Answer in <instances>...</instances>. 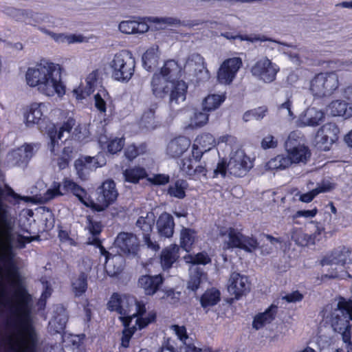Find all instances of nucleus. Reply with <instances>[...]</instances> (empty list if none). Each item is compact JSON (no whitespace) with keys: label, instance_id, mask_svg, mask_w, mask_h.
Masks as SVG:
<instances>
[{"label":"nucleus","instance_id":"1","mask_svg":"<svg viewBox=\"0 0 352 352\" xmlns=\"http://www.w3.org/2000/svg\"><path fill=\"white\" fill-rule=\"evenodd\" d=\"M0 187V314L7 308V342L14 352H34L38 344V335L34 324L31 295L23 284L14 258V248L22 249L27 243L40 236L12 234L14 222L10 206L3 199Z\"/></svg>","mask_w":352,"mask_h":352},{"label":"nucleus","instance_id":"2","mask_svg":"<svg viewBox=\"0 0 352 352\" xmlns=\"http://www.w3.org/2000/svg\"><path fill=\"white\" fill-rule=\"evenodd\" d=\"M25 78L30 86L37 87L41 93L47 96L56 94L61 96L65 93L60 65L47 60L43 59L35 67L29 68Z\"/></svg>","mask_w":352,"mask_h":352},{"label":"nucleus","instance_id":"3","mask_svg":"<svg viewBox=\"0 0 352 352\" xmlns=\"http://www.w3.org/2000/svg\"><path fill=\"white\" fill-rule=\"evenodd\" d=\"M323 312L333 331L341 335L346 352H352V324H350V320H352V300L342 296L336 297L324 307Z\"/></svg>","mask_w":352,"mask_h":352},{"label":"nucleus","instance_id":"4","mask_svg":"<svg viewBox=\"0 0 352 352\" xmlns=\"http://www.w3.org/2000/svg\"><path fill=\"white\" fill-rule=\"evenodd\" d=\"M152 92L158 98L169 96V105L175 109L182 105L186 100L187 85L184 81H169L160 75L154 74L151 82Z\"/></svg>","mask_w":352,"mask_h":352},{"label":"nucleus","instance_id":"5","mask_svg":"<svg viewBox=\"0 0 352 352\" xmlns=\"http://www.w3.org/2000/svg\"><path fill=\"white\" fill-rule=\"evenodd\" d=\"M107 307L109 310L116 311L120 315V319L124 326L131 325L133 319L142 318L146 312L145 305L133 296L118 294L111 296Z\"/></svg>","mask_w":352,"mask_h":352},{"label":"nucleus","instance_id":"6","mask_svg":"<svg viewBox=\"0 0 352 352\" xmlns=\"http://www.w3.org/2000/svg\"><path fill=\"white\" fill-rule=\"evenodd\" d=\"M253 167V162L243 150H237L231 153L229 162H219L216 168L214 169V175L220 174L226 177L227 173L236 177H241L250 171Z\"/></svg>","mask_w":352,"mask_h":352},{"label":"nucleus","instance_id":"7","mask_svg":"<svg viewBox=\"0 0 352 352\" xmlns=\"http://www.w3.org/2000/svg\"><path fill=\"white\" fill-rule=\"evenodd\" d=\"M111 77L121 82H129L135 72V60L131 52L122 50L116 53L109 63Z\"/></svg>","mask_w":352,"mask_h":352},{"label":"nucleus","instance_id":"8","mask_svg":"<svg viewBox=\"0 0 352 352\" xmlns=\"http://www.w3.org/2000/svg\"><path fill=\"white\" fill-rule=\"evenodd\" d=\"M340 86L339 76L335 72L316 74L309 82V90L314 97L331 96Z\"/></svg>","mask_w":352,"mask_h":352},{"label":"nucleus","instance_id":"9","mask_svg":"<svg viewBox=\"0 0 352 352\" xmlns=\"http://www.w3.org/2000/svg\"><path fill=\"white\" fill-rule=\"evenodd\" d=\"M219 236L222 239L224 250L238 248L251 252L258 246L256 239L245 236L232 228H222L219 232Z\"/></svg>","mask_w":352,"mask_h":352},{"label":"nucleus","instance_id":"10","mask_svg":"<svg viewBox=\"0 0 352 352\" xmlns=\"http://www.w3.org/2000/svg\"><path fill=\"white\" fill-rule=\"evenodd\" d=\"M278 71V66L266 56L258 59L250 69L254 77L265 83L274 81Z\"/></svg>","mask_w":352,"mask_h":352},{"label":"nucleus","instance_id":"11","mask_svg":"<svg viewBox=\"0 0 352 352\" xmlns=\"http://www.w3.org/2000/svg\"><path fill=\"white\" fill-rule=\"evenodd\" d=\"M349 251L344 249L342 250H335L331 255L326 256L322 261V264L331 266V272L325 274L326 277L331 278L343 277L342 274H339L338 270L343 272L344 265L346 263L349 258Z\"/></svg>","mask_w":352,"mask_h":352},{"label":"nucleus","instance_id":"12","mask_svg":"<svg viewBox=\"0 0 352 352\" xmlns=\"http://www.w3.org/2000/svg\"><path fill=\"white\" fill-rule=\"evenodd\" d=\"M153 212H148L146 216L140 217L136 221V226L142 231V241L148 249L157 252L160 245L156 241L151 239V234L155 221Z\"/></svg>","mask_w":352,"mask_h":352},{"label":"nucleus","instance_id":"13","mask_svg":"<svg viewBox=\"0 0 352 352\" xmlns=\"http://www.w3.org/2000/svg\"><path fill=\"white\" fill-rule=\"evenodd\" d=\"M242 65V59L239 57H233L225 60L217 72L219 82L225 85L230 84Z\"/></svg>","mask_w":352,"mask_h":352},{"label":"nucleus","instance_id":"14","mask_svg":"<svg viewBox=\"0 0 352 352\" xmlns=\"http://www.w3.org/2000/svg\"><path fill=\"white\" fill-rule=\"evenodd\" d=\"M75 125L76 120L73 118H69L60 126L58 131L55 129L54 124H50L48 126L47 133L50 138L49 146L52 153L56 154V146L58 145V140H62L63 138L67 140Z\"/></svg>","mask_w":352,"mask_h":352},{"label":"nucleus","instance_id":"15","mask_svg":"<svg viewBox=\"0 0 352 352\" xmlns=\"http://www.w3.org/2000/svg\"><path fill=\"white\" fill-rule=\"evenodd\" d=\"M118 195L115 182L113 180L104 182L98 189L97 200L102 206H97L96 210L102 211L116 200Z\"/></svg>","mask_w":352,"mask_h":352},{"label":"nucleus","instance_id":"16","mask_svg":"<svg viewBox=\"0 0 352 352\" xmlns=\"http://www.w3.org/2000/svg\"><path fill=\"white\" fill-rule=\"evenodd\" d=\"M114 244L122 253L133 256L138 254L140 248L138 239L136 235L131 232L119 233Z\"/></svg>","mask_w":352,"mask_h":352},{"label":"nucleus","instance_id":"17","mask_svg":"<svg viewBox=\"0 0 352 352\" xmlns=\"http://www.w3.org/2000/svg\"><path fill=\"white\" fill-rule=\"evenodd\" d=\"M250 283L246 276L234 272L230 274L228 283L229 293L234 295L236 299L246 295L250 291Z\"/></svg>","mask_w":352,"mask_h":352},{"label":"nucleus","instance_id":"18","mask_svg":"<svg viewBox=\"0 0 352 352\" xmlns=\"http://www.w3.org/2000/svg\"><path fill=\"white\" fill-rule=\"evenodd\" d=\"M340 131L335 123H327L324 124L317 132L316 141L317 144H326L324 149L335 142L338 138Z\"/></svg>","mask_w":352,"mask_h":352},{"label":"nucleus","instance_id":"19","mask_svg":"<svg viewBox=\"0 0 352 352\" xmlns=\"http://www.w3.org/2000/svg\"><path fill=\"white\" fill-rule=\"evenodd\" d=\"M47 107L43 102H34L30 104L27 113L25 115L26 125L31 126L34 124L40 125L45 120Z\"/></svg>","mask_w":352,"mask_h":352},{"label":"nucleus","instance_id":"20","mask_svg":"<svg viewBox=\"0 0 352 352\" xmlns=\"http://www.w3.org/2000/svg\"><path fill=\"white\" fill-rule=\"evenodd\" d=\"M184 67L194 72L200 80L209 78L208 71L204 65V58L199 54H190L186 61Z\"/></svg>","mask_w":352,"mask_h":352},{"label":"nucleus","instance_id":"21","mask_svg":"<svg viewBox=\"0 0 352 352\" xmlns=\"http://www.w3.org/2000/svg\"><path fill=\"white\" fill-rule=\"evenodd\" d=\"M155 319V316L146 318H138L135 320V324L129 326H124V329L122 331V336L121 338V346L127 348L129 345L131 338L133 335L134 332L137 329H142L146 327L149 323H151Z\"/></svg>","mask_w":352,"mask_h":352},{"label":"nucleus","instance_id":"22","mask_svg":"<svg viewBox=\"0 0 352 352\" xmlns=\"http://www.w3.org/2000/svg\"><path fill=\"white\" fill-rule=\"evenodd\" d=\"M163 278L160 274L155 276L144 275L138 279V286L143 289L144 294L153 296L163 283Z\"/></svg>","mask_w":352,"mask_h":352},{"label":"nucleus","instance_id":"23","mask_svg":"<svg viewBox=\"0 0 352 352\" xmlns=\"http://www.w3.org/2000/svg\"><path fill=\"white\" fill-rule=\"evenodd\" d=\"M190 146V140L184 137L179 136L171 140L166 146V154L173 158L179 157Z\"/></svg>","mask_w":352,"mask_h":352},{"label":"nucleus","instance_id":"24","mask_svg":"<svg viewBox=\"0 0 352 352\" xmlns=\"http://www.w3.org/2000/svg\"><path fill=\"white\" fill-rule=\"evenodd\" d=\"M33 148L30 144H25L13 150L8 154V160L16 166L26 164L32 157Z\"/></svg>","mask_w":352,"mask_h":352},{"label":"nucleus","instance_id":"25","mask_svg":"<svg viewBox=\"0 0 352 352\" xmlns=\"http://www.w3.org/2000/svg\"><path fill=\"white\" fill-rule=\"evenodd\" d=\"M158 234L160 236L169 238L174 232L173 217L167 212L161 214L156 222Z\"/></svg>","mask_w":352,"mask_h":352},{"label":"nucleus","instance_id":"26","mask_svg":"<svg viewBox=\"0 0 352 352\" xmlns=\"http://www.w3.org/2000/svg\"><path fill=\"white\" fill-rule=\"evenodd\" d=\"M98 79V72L93 71L85 79L86 85L82 87H79L73 91L74 95L76 99L80 100L89 96L94 90L96 83Z\"/></svg>","mask_w":352,"mask_h":352},{"label":"nucleus","instance_id":"27","mask_svg":"<svg viewBox=\"0 0 352 352\" xmlns=\"http://www.w3.org/2000/svg\"><path fill=\"white\" fill-rule=\"evenodd\" d=\"M291 239L300 247H307L315 244L316 232L308 234L300 228H293L291 232Z\"/></svg>","mask_w":352,"mask_h":352},{"label":"nucleus","instance_id":"28","mask_svg":"<svg viewBox=\"0 0 352 352\" xmlns=\"http://www.w3.org/2000/svg\"><path fill=\"white\" fill-rule=\"evenodd\" d=\"M119 30L124 34H143L146 32L149 27L144 22L136 21H123L119 24Z\"/></svg>","mask_w":352,"mask_h":352},{"label":"nucleus","instance_id":"29","mask_svg":"<svg viewBox=\"0 0 352 352\" xmlns=\"http://www.w3.org/2000/svg\"><path fill=\"white\" fill-rule=\"evenodd\" d=\"M179 247L176 245H171L162 251L160 263L163 270L170 269L173 264L179 258Z\"/></svg>","mask_w":352,"mask_h":352},{"label":"nucleus","instance_id":"30","mask_svg":"<svg viewBox=\"0 0 352 352\" xmlns=\"http://www.w3.org/2000/svg\"><path fill=\"white\" fill-rule=\"evenodd\" d=\"M221 36H222L224 38L229 39V40H234V39L239 38L241 41H249L251 43H254L256 41H261V42L269 41L274 44H278V45H284V46H289V45H287L285 43H281V42L273 40L272 38H267V36H265L264 35H261V34H251V35L237 34V35L234 36L230 32H225V33H221Z\"/></svg>","mask_w":352,"mask_h":352},{"label":"nucleus","instance_id":"31","mask_svg":"<svg viewBox=\"0 0 352 352\" xmlns=\"http://www.w3.org/2000/svg\"><path fill=\"white\" fill-rule=\"evenodd\" d=\"M160 51L158 45H153L142 56L143 67L147 71L153 70L158 64Z\"/></svg>","mask_w":352,"mask_h":352},{"label":"nucleus","instance_id":"32","mask_svg":"<svg viewBox=\"0 0 352 352\" xmlns=\"http://www.w3.org/2000/svg\"><path fill=\"white\" fill-rule=\"evenodd\" d=\"M328 111L333 116H342L349 118L352 116V107L342 100H334L328 106Z\"/></svg>","mask_w":352,"mask_h":352},{"label":"nucleus","instance_id":"33","mask_svg":"<svg viewBox=\"0 0 352 352\" xmlns=\"http://www.w3.org/2000/svg\"><path fill=\"white\" fill-rule=\"evenodd\" d=\"M179 73L180 69L177 63L173 60H168L165 62L160 72L156 74L169 81L178 82L177 79L179 78Z\"/></svg>","mask_w":352,"mask_h":352},{"label":"nucleus","instance_id":"34","mask_svg":"<svg viewBox=\"0 0 352 352\" xmlns=\"http://www.w3.org/2000/svg\"><path fill=\"white\" fill-rule=\"evenodd\" d=\"M324 118V114L322 111L315 107H310L305 111L301 121L305 125L315 126L319 125Z\"/></svg>","mask_w":352,"mask_h":352},{"label":"nucleus","instance_id":"35","mask_svg":"<svg viewBox=\"0 0 352 352\" xmlns=\"http://www.w3.org/2000/svg\"><path fill=\"white\" fill-rule=\"evenodd\" d=\"M63 187L65 191L72 192L84 205H89V199L86 191L77 184L69 179H65L63 182Z\"/></svg>","mask_w":352,"mask_h":352},{"label":"nucleus","instance_id":"36","mask_svg":"<svg viewBox=\"0 0 352 352\" xmlns=\"http://www.w3.org/2000/svg\"><path fill=\"white\" fill-rule=\"evenodd\" d=\"M277 307L272 306L263 313L256 315L253 320L252 327L258 330L267 324L270 323L275 317Z\"/></svg>","mask_w":352,"mask_h":352},{"label":"nucleus","instance_id":"37","mask_svg":"<svg viewBox=\"0 0 352 352\" xmlns=\"http://www.w3.org/2000/svg\"><path fill=\"white\" fill-rule=\"evenodd\" d=\"M94 160V157H86L83 159H78L75 161L74 166L78 176L81 179H86L89 170L96 167L95 164H91Z\"/></svg>","mask_w":352,"mask_h":352},{"label":"nucleus","instance_id":"38","mask_svg":"<svg viewBox=\"0 0 352 352\" xmlns=\"http://www.w3.org/2000/svg\"><path fill=\"white\" fill-rule=\"evenodd\" d=\"M287 157L291 160V164L306 163L311 153L307 146H300L294 150L287 151Z\"/></svg>","mask_w":352,"mask_h":352},{"label":"nucleus","instance_id":"39","mask_svg":"<svg viewBox=\"0 0 352 352\" xmlns=\"http://www.w3.org/2000/svg\"><path fill=\"white\" fill-rule=\"evenodd\" d=\"M123 259L120 256H107L105 270L110 276L118 275L123 270Z\"/></svg>","mask_w":352,"mask_h":352},{"label":"nucleus","instance_id":"40","mask_svg":"<svg viewBox=\"0 0 352 352\" xmlns=\"http://www.w3.org/2000/svg\"><path fill=\"white\" fill-rule=\"evenodd\" d=\"M38 29L41 32L47 35H49L54 41L58 43L70 44L82 41V37L80 36H76L74 34L66 35L65 34H56L43 27H39Z\"/></svg>","mask_w":352,"mask_h":352},{"label":"nucleus","instance_id":"41","mask_svg":"<svg viewBox=\"0 0 352 352\" xmlns=\"http://www.w3.org/2000/svg\"><path fill=\"white\" fill-rule=\"evenodd\" d=\"M87 289V276L81 272L72 280V290L75 297H80L85 293Z\"/></svg>","mask_w":352,"mask_h":352},{"label":"nucleus","instance_id":"42","mask_svg":"<svg viewBox=\"0 0 352 352\" xmlns=\"http://www.w3.org/2000/svg\"><path fill=\"white\" fill-rule=\"evenodd\" d=\"M123 175L126 182L133 184H136L141 179L147 177L146 170L140 166H134L133 168H127L123 172Z\"/></svg>","mask_w":352,"mask_h":352},{"label":"nucleus","instance_id":"43","mask_svg":"<svg viewBox=\"0 0 352 352\" xmlns=\"http://www.w3.org/2000/svg\"><path fill=\"white\" fill-rule=\"evenodd\" d=\"M291 165V160L288 158L287 155H278L267 162L265 168L271 170H283L289 167Z\"/></svg>","mask_w":352,"mask_h":352},{"label":"nucleus","instance_id":"44","mask_svg":"<svg viewBox=\"0 0 352 352\" xmlns=\"http://www.w3.org/2000/svg\"><path fill=\"white\" fill-rule=\"evenodd\" d=\"M223 94H210L202 102L203 111H212L217 109L225 100Z\"/></svg>","mask_w":352,"mask_h":352},{"label":"nucleus","instance_id":"45","mask_svg":"<svg viewBox=\"0 0 352 352\" xmlns=\"http://www.w3.org/2000/svg\"><path fill=\"white\" fill-rule=\"evenodd\" d=\"M333 188V186L331 184L322 183L321 185L318 186L316 188L311 190V191L301 194L299 197V200L304 203H309L311 202L318 194L322 192H326L331 190Z\"/></svg>","mask_w":352,"mask_h":352},{"label":"nucleus","instance_id":"46","mask_svg":"<svg viewBox=\"0 0 352 352\" xmlns=\"http://www.w3.org/2000/svg\"><path fill=\"white\" fill-rule=\"evenodd\" d=\"M220 300V292L214 288L208 289L201 296L200 302L204 308L216 305Z\"/></svg>","mask_w":352,"mask_h":352},{"label":"nucleus","instance_id":"47","mask_svg":"<svg viewBox=\"0 0 352 352\" xmlns=\"http://www.w3.org/2000/svg\"><path fill=\"white\" fill-rule=\"evenodd\" d=\"M187 186V182L185 180L178 179L168 186L167 192L170 197L183 199L186 196L185 190Z\"/></svg>","mask_w":352,"mask_h":352},{"label":"nucleus","instance_id":"48","mask_svg":"<svg viewBox=\"0 0 352 352\" xmlns=\"http://www.w3.org/2000/svg\"><path fill=\"white\" fill-rule=\"evenodd\" d=\"M196 146L200 147L205 151H209L216 144L215 139L210 133H202L197 136L195 140Z\"/></svg>","mask_w":352,"mask_h":352},{"label":"nucleus","instance_id":"49","mask_svg":"<svg viewBox=\"0 0 352 352\" xmlns=\"http://www.w3.org/2000/svg\"><path fill=\"white\" fill-rule=\"evenodd\" d=\"M204 277V273L199 271L198 268L192 270L190 275V279L188 282V289L192 291H196L199 288V285Z\"/></svg>","mask_w":352,"mask_h":352},{"label":"nucleus","instance_id":"50","mask_svg":"<svg viewBox=\"0 0 352 352\" xmlns=\"http://www.w3.org/2000/svg\"><path fill=\"white\" fill-rule=\"evenodd\" d=\"M180 239L181 246L186 252H189L195 241V233L190 229L184 228L181 231Z\"/></svg>","mask_w":352,"mask_h":352},{"label":"nucleus","instance_id":"51","mask_svg":"<svg viewBox=\"0 0 352 352\" xmlns=\"http://www.w3.org/2000/svg\"><path fill=\"white\" fill-rule=\"evenodd\" d=\"M153 22L159 25V28L161 29L184 25L179 19L173 16L155 17L153 19Z\"/></svg>","mask_w":352,"mask_h":352},{"label":"nucleus","instance_id":"52","mask_svg":"<svg viewBox=\"0 0 352 352\" xmlns=\"http://www.w3.org/2000/svg\"><path fill=\"white\" fill-rule=\"evenodd\" d=\"M48 19V16L45 14L34 12L31 10H27L25 23L26 24L35 26L37 23L47 21Z\"/></svg>","mask_w":352,"mask_h":352},{"label":"nucleus","instance_id":"53","mask_svg":"<svg viewBox=\"0 0 352 352\" xmlns=\"http://www.w3.org/2000/svg\"><path fill=\"white\" fill-rule=\"evenodd\" d=\"M73 157L74 151L72 148L65 146L63 150L62 155L57 160V166L59 170H63L67 168Z\"/></svg>","mask_w":352,"mask_h":352},{"label":"nucleus","instance_id":"54","mask_svg":"<svg viewBox=\"0 0 352 352\" xmlns=\"http://www.w3.org/2000/svg\"><path fill=\"white\" fill-rule=\"evenodd\" d=\"M300 133L297 131H293L289 135L287 140L285 143V148L286 151L294 150L297 147L305 146L303 144H301Z\"/></svg>","mask_w":352,"mask_h":352},{"label":"nucleus","instance_id":"55","mask_svg":"<svg viewBox=\"0 0 352 352\" xmlns=\"http://www.w3.org/2000/svg\"><path fill=\"white\" fill-rule=\"evenodd\" d=\"M208 111H197L191 118L190 124L194 126L200 127L206 124L208 121Z\"/></svg>","mask_w":352,"mask_h":352},{"label":"nucleus","instance_id":"56","mask_svg":"<svg viewBox=\"0 0 352 352\" xmlns=\"http://www.w3.org/2000/svg\"><path fill=\"white\" fill-rule=\"evenodd\" d=\"M186 263L192 264H206L210 262V258L204 253H198L196 255H187L184 256Z\"/></svg>","mask_w":352,"mask_h":352},{"label":"nucleus","instance_id":"57","mask_svg":"<svg viewBox=\"0 0 352 352\" xmlns=\"http://www.w3.org/2000/svg\"><path fill=\"white\" fill-rule=\"evenodd\" d=\"M195 162L191 157H187L182 160L181 170L188 175H195L194 168Z\"/></svg>","mask_w":352,"mask_h":352},{"label":"nucleus","instance_id":"58","mask_svg":"<svg viewBox=\"0 0 352 352\" xmlns=\"http://www.w3.org/2000/svg\"><path fill=\"white\" fill-rule=\"evenodd\" d=\"M88 225L87 229L89 232L94 236L98 235L102 230V226L101 223L97 220L93 219L90 216L87 217Z\"/></svg>","mask_w":352,"mask_h":352},{"label":"nucleus","instance_id":"59","mask_svg":"<svg viewBox=\"0 0 352 352\" xmlns=\"http://www.w3.org/2000/svg\"><path fill=\"white\" fill-rule=\"evenodd\" d=\"M154 114L153 109L145 111L141 118V124L147 129L154 128Z\"/></svg>","mask_w":352,"mask_h":352},{"label":"nucleus","instance_id":"60","mask_svg":"<svg viewBox=\"0 0 352 352\" xmlns=\"http://www.w3.org/2000/svg\"><path fill=\"white\" fill-rule=\"evenodd\" d=\"M124 144V140L123 138H116L109 142L107 145L108 151L114 154L122 150Z\"/></svg>","mask_w":352,"mask_h":352},{"label":"nucleus","instance_id":"61","mask_svg":"<svg viewBox=\"0 0 352 352\" xmlns=\"http://www.w3.org/2000/svg\"><path fill=\"white\" fill-rule=\"evenodd\" d=\"M169 176L164 174H157L147 177V180L154 185H164L169 182Z\"/></svg>","mask_w":352,"mask_h":352},{"label":"nucleus","instance_id":"62","mask_svg":"<svg viewBox=\"0 0 352 352\" xmlns=\"http://www.w3.org/2000/svg\"><path fill=\"white\" fill-rule=\"evenodd\" d=\"M26 11L24 10H19L16 8H9L8 10V14L16 21H23L25 22Z\"/></svg>","mask_w":352,"mask_h":352},{"label":"nucleus","instance_id":"63","mask_svg":"<svg viewBox=\"0 0 352 352\" xmlns=\"http://www.w3.org/2000/svg\"><path fill=\"white\" fill-rule=\"evenodd\" d=\"M277 144V140L272 135H266L261 141V147L263 149L276 148Z\"/></svg>","mask_w":352,"mask_h":352},{"label":"nucleus","instance_id":"64","mask_svg":"<svg viewBox=\"0 0 352 352\" xmlns=\"http://www.w3.org/2000/svg\"><path fill=\"white\" fill-rule=\"evenodd\" d=\"M278 111L279 113L284 116L287 117H292L293 113L291 110V102L289 99H287L285 102L280 104L278 107Z\"/></svg>","mask_w":352,"mask_h":352}]
</instances>
